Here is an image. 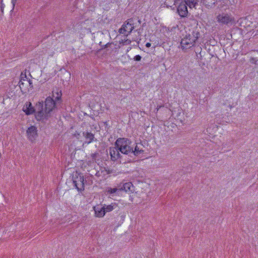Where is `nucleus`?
Instances as JSON below:
<instances>
[{"label": "nucleus", "mask_w": 258, "mask_h": 258, "mask_svg": "<svg viewBox=\"0 0 258 258\" xmlns=\"http://www.w3.org/2000/svg\"><path fill=\"white\" fill-rule=\"evenodd\" d=\"M217 2L216 0H201V3L208 9L213 8Z\"/></svg>", "instance_id": "nucleus-13"}, {"label": "nucleus", "mask_w": 258, "mask_h": 258, "mask_svg": "<svg viewBox=\"0 0 258 258\" xmlns=\"http://www.w3.org/2000/svg\"><path fill=\"white\" fill-rule=\"evenodd\" d=\"M17 0H12V3L13 4V9L14 8L15 4L17 2Z\"/></svg>", "instance_id": "nucleus-28"}, {"label": "nucleus", "mask_w": 258, "mask_h": 258, "mask_svg": "<svg viewBox=\"0 0 258 258\" xmlns=\"http://www.w3.org/2000/svg\"><path fill=\"white\" fill-rule=\"evenodd\" d=\"M256 60H255V59L254 58L252 57L250 59V62L251 63H256Z\"/></svg>", "instance_id": "nucleus-29"}, {"label": "nucleus", "mask_w": 258, "mask_h": 258, "mask_svg": "<svg viewBox=\"0 0 258 258\" xmlns=\"http://www.w3.org/2000/svg\"><path fill=\"white\" fill-rule=\"evenodd\" d=\"M95 216L97 217H103L105 215L103 206L97 205L93 207Z\"/></svg>", "instance_id": "nucleus-10"}, {"label": "nucleus", "mask_w": 258, "mask_h": 258, "mask_svg": "<svg viewBox=\"0 0 258 258\" xmlns=\"http://www.w3.org/2000/svg\"><path fill=\"white\" fill-rule=\"evenodd\" d=\"M97 153H94L91 155L92 158L93 160H96V157L97 156Z\"/></svg>", "instance_id": "nucleus-27"}, {"label": "nucleus", "mask_w": 258, "mask_h": 258, "mask_svg": "<svg viewBox=\"0 0 258 258\" xmlns=\"http://www.w3.org/2000/svg\"><path fill=\"white\" fill-rule=\"evenodd\" d=\"M120 151L118 150L117 147H111L109 148V154L111 159L113 161H117L119 163H125L126 160L123 159V156L120 154Z\"/></svg>", "instance_id": "nucleus-6"}, {"label": "nucleus", "mask_w": 258, "mask_h": 258, "mask_svg": "<svg viewBox=\"0 0 258 258\" xmlns=\"http://www.w3.org/2000/svg\"><path fill=\"white\" fill-rule=\"evenodd\" d=\"M120 186L115 188L108 187L106 189V191L108 194L110 195H113L114 194H116L118 191H120Z\"/></svg>", "instance_id": "nucleus-20"}, {"label": "nucleus", "mask_w": 258, "mask_h": 258, "mask_svg": "<svg viewBox=\"0 0 258 258\" xmlns=\"http://www.w3.org/2000/svg\"><path fill=\"white\" fill-rule=\"evenodd\" d=\"M127 162H131V159H128V160H127Z\"/></svg>", "instance_id": "nucleus-34"}, {"label": "nucleus", "mask_w": 258, "mask_h": 258, "mask_svg": "<svg viewBox=\"0 0 258 258\" xmlns=\"http://www.w3.org/2000/svg\"><path fill=\"white\" fill-rule=\"evenodd\" d=\"M218 22L224 25L232 24L235 23L234 18L230 14L222 13L217 17Z\"/></svg>", "instance_id": "nucleus-7"}, {"label": "nucleus", "mask_w": 258, "mask_h": 258, "mask_svg": "<svg viewBox=\"0 0 258 258\" xmlns=\"http://www.w3.org/2000/svg\"><path fill=\"white\" fill-rule=\"evenodd\" d=\"M142 57L140 55H137L134 57V59L135 61H140L141 60Z\"/></svg>", "instance_id": "nucleus-24"}, {"label": "nucleus", "mask_w": 258, "mask_h": 258, "mask_svg": "<svg viewBox=\"0 0 258 258\" xmlns=\"http://www.w3.org/2000/svg\"><path fill=\"white\" fill-rule=\"evenodd\" d=\"M132 142L127 138H118L114 144V146L118 148L121 154L128 155L133 152V148L131 147Z\"/></svg>", "instance_id": "nucleus-3"}, {"label": "nucleus", "mask_w": 258, "mask_h": 258, "mask_svg": "<svg viewBox=\"0 0 258 258\" xmlns=\"http://www.w3.org/2000/svg\"><path fill=\"white\" fill-rule=\"evenodd\" d=\"M186 3H181L177 7V12L181 17H185L187 16L188 11Z\"/></svg>", "instance_id": "nucleus-9"}, {"label": "nucleus", "mask_w": 258, "mask_h": 258, "mask_svg": "<svg viewBox=\"0 0 258 258\" xmlns=\"http://www.w3.org/2000/svg\"><path fill=\"white\" fill-rule=\"evenodd\" d=\"M200 33L198 31H194L191 34L186 35L180 41L181 48L182 50L188 49L194 46L196 41L199 38Z\"/></svg>", "instance_id": "nucleus-2"}, {"label": "nucleus", "mask_w": 258, "mask_h": 258, "mask_svg": "<svg viewBox=\"0 0 258 258\" xmlns=\"http://www.w3.org/2000/svg\"><path fill=\"white\" fill-rule=\"evenodd\" d=\"M73 183L78 191L84 190L85 180L83 175L81 173L76 172L73 176Z\"/></svg>", "instance_id": "nucleus-5"}, {"label": "nucleus", "mask_w": 258, "mask_h": 258, "mask_svg": "<svg viewBox=\"0 0 258 258\" xmlns=\"http://www.w3.org/2000/svg\"><path fill=\"white\" fill-rule=\"evenodd\" d=\"M176 28L174 27H172L170 29L168 27H162V32L164 33V35L168 37L169 38L173 34V32H174Z\"/></svg>", "instance_id": "nucleus-16"}, {"label": "nucleus", "mask_w": 258, "mask_h": 258, "mask_svg": "<svg viewBox=\"0 0 258 258\" xmlns=\"http://www.w3.org/2000/svg\"><path fill=\"white\" fill-rule=\"evenodd\" d=\"M26 134L28 139L33 142L38 136L37 127L33 125L31 126L27 129Z\"/></svg>", "instance_id": "nucleus-8"}, {"label": "nucleus", "mask_w": 258, "mask_h": 258, "mask_svg": "<svg viewBox=\"0 0 258 258\" xmlns=\"http://www.w3.org/2000/svg\"><path fill=\"white\" fill-rule=\"evenodd\" d=\"M61 91L55 93L53 92V97L55 98V101L59 105L61 103Z\"/></svg>", "instance_id": "nucleus-19"}, {"label": "nucleus", "mask_w": 258, "mask_h": 258, "mask_svg": "<svg viewBox=\"0 0 258 258\" xmlns=\"http://www.w3.org/2000/svg\"><path fill=\"white\" fill-rule=\"evenodd\" d=\"M123 45H128L131 43V41L129 39L122 40L121 42Z\"/></svg>", "instance_id": "nucleus-23"}, {"label": "nucleus", "mask_w": 258, "mask_h": 258, "mask_svg": "<svg viewBox=\"0 0 258 258\" xmlns=\"http://www.w3.org/2000/svg\"><path fill=\"white\" fill-rule=\"evenodd\" d=\"M23 110L27 115L32 114L35 112L37 113V110L36 107L35 108L32 106V104L30 102H27L26 104V108H23ZM36 114H35L36 115Z\"/></svg>", "instance_id": "nucleus-11"}, {"label": "nucleus", "mask_w": 258, "mask_h": 258, "mask_svg": "<svg viewBox=\"0 0 258 258\" xmlns=\"http://www.w3.org/2000/svg\"><path fill=\"white\" fill-rule=\"evenodd\" d=\"M120 191L124 190L125 192H132L133 189V185L132 182H128L124 183L122 186H119Z\"/></svg>", "instance_id": "nucleus-15"}, {"label": "nucleus", "mask_w": 258, "mask_h": 258, "mask_svg": "<svg viewBox=\"0 0 258 258\" xmlns=\"http://www.w3.org/2000/svg\"><path fill=\"white\" fill-rule=\"evenodd\" d=\"M135 21H137L139 24H141V20L139 19L138 18L137 19H128L124 23L121 27L118 30V32L120 34H123L125 36H127L136 27V23L135 22Z\"/></svg>", "instance_id": "nucleus-4"}, {"label": "nucleus", "mask_w": 258, "mask_h": 258, "mask_svg": "<svg viewBox=\"0 0 258 258\" xmlns=\"http://www.w3.org/2000/svg\"><path fill=\"white\" fill-rule=\"evenodd\" d=\"M59 104L56 102L52 98L48 97L45 101V107H44L43 102H39L36 105L37 113L35 115L37 120L46 119L50 116V112L57 108Z\"/></svg>", "instance_id": "nucleus-1"}, {"label": "nucleus", "mask_w": 258, "mask_h": 258, "mask_svg": "<svg viewBox=\"0 0 258 258\" xmlns=\"http://www.w3.org/2000/svg\"><path fill=\"white\" fill-rule=\"evenodd\" d=\"M200 0H184L189 8H195L198 5Z\"/></svg>", "instance_id": "nucleus-18"}, {"label": "nucleus", "mask_w": 258, "mask_h": 258, "mask_svg": "<svg viewBox=\"0 0 258 258\" xmlns=\"http://www.w3.org/2000/svg\"><path fill=\"white\" fill-rule=\"evenodd\" d=\"M24 81L26 82H28L29 84V86H30L31 88H32L33 86H32V81L29 80V81L27 80H25L24 79Z\"/></svg>", "instance_id": "nucleus-26"}, {"label": "nucleus", "mask_w": 258, "mask_h": 258, "mask_svg": "<svg viewBox=\"0 0 258 258\" xmlns=\"http://www.w3.org/2000/svg\"><path fill=\"white\" fill-rule=\"evenodd\" d=\"M3 5H4L3 4H2V6H1V11H2V12H3V11H4V6Z\"/></svg>", "instance_id": "nucleus-31"}, {"label": "nucleus", "mask_w": 258, "mask_h": 258, "mask_svg": "<svg viewBox=\"0 0 258 258\" xmlns=\"http://www.w3.org/2000/svg\"><path fill=\"white\" fill-rule=\"evenodd\" d=\"M223 105L225 106H227L228 107L230 108V109H231L232 107H233V106L232 105H231L228 100H226L223 103Z\"/></svg>", "instance_id": "nucleus-21"}, {"label": "nucleus", "mask_w": 258, "mask_h": 258, "mask_svg": "<svg viewBox=\"0 0 258 258\" xmlns=\"http://www.w3.org/2000/svg\"><path fill=\"white\" fill-rule=\"evenodd\" d=\"M111 44V43H107L106 44L102 46V49H105L108 47H109Z\"/></svg>", "instance_id": "nucleus-25"}, {"label": "nucleus", "mask_w": 258, "mask_h": 258, "mask_svg": "<svg viewBox=\"0 0 258 258\" xmlns=\"http://www.w3.org/2000/svg\"><path fill=\"white\" fill-rule=\"evenodd\" d=\"M163 111L167 112V111H168V109L167 108H164Z\"/></svg>", "instance_id": "nucleus-32"}, {"label": "nucleus", "mask_w": 258, "mask_h": 258, "mask_svg": "<svg viewBox=\"0 0 258 258\" xmlns=\"http://www.w3.org/2000/svg\"><path fill=\"white\" fill-rule=\"evenodd\" d=\"M164 4V5H166V7H168V6L166 4V2H165Z\"/></svg>", "instance_id": "nucleus-33"}, {"label": "nucleus", "mask_w": 258, "mask_h": 258, "mask_svg": "<svg viewBox=\"0 0 258 258\" xmlns=\"http://www.w3.org/2000/svg\"><path fill=\"white\" fill-rule=\"evenodd\" d=\"M151 46V44L149 42H147L146 44V46L147 47H150V46Z\"/></svg>", "instance_id": "nucleus-30"}, {"label": "nucleus", "mask_w": 258, "mask_h": 258, "mask_svg": "<svg viewBox=\"0 0 258 258\" xmlns=\"http://www.w3.org/2000/svg\"><path fill=\"white\" fill-rule=\"evenodd\" d=\"M143 144L142 143H137L136 147H135V150L133 149V152H132V154H133L134 156H138L141 154H142L144 152V150L143 149Z\"/></svg>", "instance_id": "nucleus-12"}, {"label": "nucleus", "mask_w": 258, "mask_h": 258, "mask_svg": "<svg viewBox=\"0 0 258 258\" xmlns=\"http://www.w3.org/2000/svg\"><path fill=\"white\" fill-rule=\"evenodd\" d=\"M83 136L86 139L85 143L88 144L92 142L95 138L94 134L88 132H84L83 133Z\"/></svg>", "instance_id": "nucleus-14"}, {"label": "nucleus", "mask_w": 258, "mask_h": 258, "mask_svg": "<svg viewBox=\"0 0 258 258\" xmlns=\"http://www.w3.org/2000/svg\"><path fill=\"white\" fill-rule=\"evenodd\" d=\"M24 80H21L19 82V85L20 89L22 90L24 88L25 83L24 82Z\"/></svg>", "instance_id": "nucleus-22"}, {"label": "nucleus", "mask_w": 258, "mask_h": 258, "mask_svg": "<svg viewBox=\"0 0 258 258\" xmlns=\"http://www.w3.org/2000/svg\"><path fill=\"white\" fill-rule=\"evenodd\" d=\"M117 207H118L117 204L115 203H112L111 204L109 205H104L103 207L104 209L105 213L106 214V213H107V212H109L112 211L114 209H115Z\"/></svg>", "instance_id": "nucleus-17"}]
</instances>
